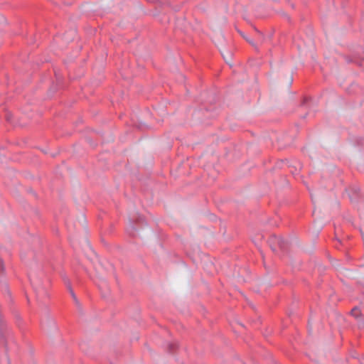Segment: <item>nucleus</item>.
<instances>
[{"instance_id": "2", "label": "nucleus", "mask_w": 364, "mask_h": 364, "mask_svg": "<svg viewBox=\"0 0 364 364\" xmlns=\"http://www.w3.org/2000/svg\"><path fill=\"white\" fill-rule=\"evenodd\" d=\"M350 314L354 316L355 318H358L361 313H360V310L358 307H354L351 311H350Z\"/></svg>"}, {"instance_id": "6", "label": "nucleus", "mask_w": 364, "mask_h": 364, "mask_svg": "<svg viewBox=\"0 0 364 364\" xmlns=\"http://www.w3.org/2000/svg\"><path fill=\"white\" fill-rule=\"evenodd\" d=\"M0 269H1V270H2V269H3V266H2L1 262H0Z\"/></svg>"}, {"instance_id": "1", "label": "nucleus", "mask_w": 364, "mask_h": 364, "mask_svg": "<svg viewBox=\"0 0 364 364\" xmlns=\"http://www.w3.org/2000/svg\"><path fill=\"white\" fill-rule=\"evenodd\" d=\"M268 243L273 252L277 250V246L282 250L285 249L287 246L285 241L276 235L271 236L268 240Z\"/></svg>"}, {"instance_id": "4", "label": "nucleus", "mask_w": 364, "mask_h": 364, "mask_svg": "<svg viewBox=\"0 0 364 364\" xmlns=\"http://www.w3.org/2000/svg\"><path fill=\"white\" fill-rule=\"evenodd\" d=\"M71 295H72V297L73 298L76 305L79 306H80V303H79L78 300L77 299V297H76L75 294L72 291H71Z\"/></svg>"}, {"instance_id": "5", "label": "nucleus", "mask_w": 364, "mask_h": 364, "mask_svg": "<svg viewBox=\"0 0 364 364\" xmlns=\"http://www.w3.org/2000/svg\"><path fill=\"white\" fill-rule=\"evenodd\" d=\"M246 40H247V42H249L250 44H252V46H254V43H253V42H252L251 40L247 39V38H246Z\"/></svg>"}, {"instance_id": "3", "label": "nucleus", "mask_w": 364, "mask_h": 364, "mask_svg": "<svg viewBox=\"0 0 364 364\" xmlns=\"http://www.w3.org/2000/svg\"><path fill=\"white\" fill-rule=\"evenodd\" d=\"M177 348V344L175 343H171L168 345V350L170 353L174 352V350Z\"/></svg>"}]
</instances>
